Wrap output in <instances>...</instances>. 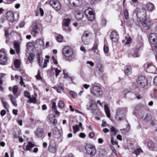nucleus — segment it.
Masks as SVG:
<instances>
[{
  "label": "nucleus",
  "instance_id": "31",
  "mask_svg": "<svg viewBox=\"0 0 157 157\" xmlns=\"http://www.w3.org/2000/svg\"><path fill=\"white\" fill-rule=\"evenodd\" d=\"M52 18V16L49 13L46 14L45 17V20L47 22H50Z\"/></svg>",
  "mask_w": 157,
  "mask_h": 157
},
{
  "label": "nucleus",
  "instance_id": "32",
  "mask_svg": "<svg viewBox=\"0 0 157 157\" xmlns=\"http://www.w3.org/2000/svg\"><path fill=\"white\" fill-rule=\"evenodd\" d=\"M29 100L28 102L29 103H35L36 102V99L35 97L32 96L30 97L29 98Z\"/></svg>",
  "mask_w": 157,
  "mask_h": 157
},
{
  "label": "nucleus",
  "instance_id": "15",
  "mask_svg": "<svg viewBox=\"0 0 157 157\" xmlns=\"http://www.w3.org/2000/svg\"><path fill=\"white\" fill-rule=\"evenodd\" d=\"M49 122L52 126L55 125L57 123V120L55 119V116L53 114H50L49 116Z\"/></svg>",
  "mask_w": 157,
  "mask_h": 157
},
{
  "label": "nucleus",
  "instance_id": "49",
  "mask_svg": "<svg viewBox=\"0 0 157 157\" xmlns=\"http://www.w3.org/2000/svg\"><path fill=\"white\" fill-rule=\"evenodd\" d=\"M18 91V87L17 86H14L13 90V94L14 95H15L16 94Z\"/></svg>",
  "mask_w": 157,
  "mask_h": 157
},
{
  "label": "nucleus",
  "instance_id": "64",
  "mask_svg": "<svg viewBox=\"0 0 157 157\" xmlns=\"http://www.w3.org/2000/svg\"><path fill=\"white\" fill-rule=\"evenodd\" d=\"M153 82L155 85L157 86V75L154 78Z\"/></svg>",
  "mask_w": 157,
  "mask_h": 157
},
{
  "label": "nucleus",
  "instance_id": "24",
  "mask_svg": "<svg viewBox=\"0 0 157 157\" xmlns=\"http://www.w3.org/2000/svg\"><path fill=\"white\" fill-rule=\"evenodd\" d=\"M104 107L107 116L109 118L110 117V111L108 105H105Z\"/></svg>",
  "mask_w": 157,
  "mask_h": 157
},
{
  "label": "nucleus",
  "instance_id": "39",
  "mask_svg": "<svg viewBox=\"0 0 157 157\" xmlns=\"http://www.w3.org/2000/svg\"><path fill=\"white\" fill-rule=\"evenodd\" d=\"M148 147L151 150L153 149L155 147V144L152 141H150L148 143Z\"/></svg>",
  "mask_w": 157,
  "mask_h": 157
},
{
  "label": "nucleus",
  "instance_id": "19",
  "mask_svg": "<svg viewBox=\"0 0 157 157\" xmlns=\"http://www.w3.org/2000/svg\"><path fill=\"white\" fill-rule=\"evenodd\" d=\"M83 17L82 12L80 10H77L76 11L75 14V17L78 20L82 19Z\"/></svg>",
  "mask_w": 157,
  "mask_h": 157
},
{
  "label": "nucleus",
  "instance_id": "3",
  "mask_svg": "<svg viewBox=\"0 0 157 157\" xmlns=\"http://www.w3.org/2000/svg\"><path fill=\"white\" fill-rule=\"evenodd\" d=\"M8 57L5 49L2 48L0 50V64L6 65L7 63Z\"/></svg>",
  "mask_w": 157,
  "mask_h": 157
},
{
  "label": "nucleus",
  "instance_id": "26",
  "mask_svg": "<svg viewBox=\"0 0 157 157\" xmlns=\"http://www.w3.org/2000/svg\"><path fill=\"white\" fill-rule=\"evenodd\" d=\"M132 68L130 66H127L125 67L124 72L125 74H130L131 73Z\"/></svg>",
  "mask_w": 157,
  "mask_h": 157
},
{
  "label": "nucleus",
  "instance_id": "22",
  "mask_svg": "<svg viewBox=\"0 0 157 157\" xmlns=\"http://www.w3.org/2000/svg\"><path fill=\"white\" fill-rule=\"evenodd\" d=\"M82 0H69V3L70 5L75 6H77L79 5V2Z\"/></svg>",
  "mask_w": 157,
  "mask_h": 157
},
{
  "label": "nucleus",
  "instance_id": "20",
  "mask_svg": "<svg viewBox=\"0 0 157 157\" xmlns=\"http://www.w3.org/2000/svg\"><path fill=\"white\" fill-rule=\"evenodd\" d=\"M33 30L32 33L33 34L34 36H35L38 34V24L36 23L32 26Z\"/></svg>",
  "mask_w": 157,
  "mask_h": 157
},
{
  "label": "nucleus",
  "instance_id": "14",
  "mask_svg": "<svg viewBox=\"0 0 157 157\" xmlns=\"http://www.w3.org/2000/svg\"><path fill=\"white\" fill-rule=\"evenodd\" d=\"M149 40L151 43L154 44L157 43V35L156 33H151L149 35Z\"/></svg>",
  "mask_w": 157,
  "mask_h": 157
},
{
  "label": "nucleus",
  "instance_id": "51",
  "mask_svg": "<svg viewBox=\"0 0 157 157\" xmlns=\"http://www.w3.org/2000/svg\"><path fill=\"white\" fill-rule=\"evenodd\" d=\"M64 106V104L61 101H59L58 103V106L60 108H63Z\"/></svg>",
  "mask_w": 157,
  "mask_h": 157
},
{
  "label": "nucleus",
  "instance_id": "34",
  "mask_svg": "<svg viewBox=\"0 0 157 157\" xmlns=\"http://www.w3.org/2000/svg\"><path fill=\"white\" fill-rule=\"evenodd\" d=\"M139 50L136 49L135 50L133 54V57L136 58L140 56V54L139 52Z\"/></svg>",
  "mask_w": 157,
  "mask_h": 157
},
{
  "label": "nucleus",
  "instance_id": "54",
  "mask_svg": "<svg viewBox=\"0 0 157 157\" xmlns=\"http://www.w3.org/2000/svg\"><path fill=\"white\" fill-rule=\"evenodd\" d=\"M24 96L28 98H29L30 97L31 95L30 93L28 91H25L24 92Z\"/></svg>",
  "mask_w": 157,
  "mask_h": 157
},
{
  "label": "nucleus",
  "instance_id": "47",
  "mask_svg": "<svg viewBox=\"0 0 157 157\" xmlns=\"http://www.w3.org/2000/svg\"><path fill=\"white\" fill-rule=\"evenodd\" d=\"M95 103V101L94 100L91 99L90 101V104L89 105V106H88V105H87V106L86 109L87 110H90V108Z\"/></svg>",
  "mask_w": 157,
  "mask_h": 157
},
{
  "label": "nucleus",
  "instance_id": "13",
  "mask_svg": "<svg viewBox=\"0 0 157 157\" xmlns=\"http://www.w3.org/2000/svg\"><path fill=\"white\" fill-rule=\"evenodd\" d=\"M14 12L10 11H8L6 13V19L11 22H13L14 21Z\"/></svg>",
  "mask_w": 157,
  "mask_h": 157
},
{
  "label": "nucleus",
  "instance_id": "50",
  "mask_svg": "<svg viewBox=\"0 0 157 157\" xmlns=\"http://www.w3.org/2000/svg\"><path fill=\"white\" fill-rule=\"evenodd\" d=\"M142 152V151L140 148H137L134 151V153L136 155H140Z\"/></svg>",
  "mask_w": 157,
  "mask_h": 157
},
{
  "label": "nucleus",
  "instance_id": "60",
  "mask_svg": "<svg viewBox=\"0 0 157 157\" xmlns=\"http://www.w3.org/2000/svg\"><path fill=\"white\" fill-rule=\"evenodd\" d=\"M55 71L56 73V76L57 77L59 73L61 72V71L60 70H59L58 68H56L55 69Z\"/></svg>",
  "mask_w": 157,
  "mask_h": 157
},
{
  "label": "nucleus",
  "instance_id": "10",
  "mask_svg": "<svg viewBox=\"0 0 157 157\" xmlns=\"http://www.w3.org/2000/svg\"><path fill=\"white\" fill-rule=\"evenodd\" d=\"M50 4L56 10H59L61 8V5L57 0H50Z\"/></svg>",
  "mask_w": 157,
  "mask_h": 157
},
{
  "label": "nucleus",
  "instance_id": "58",
  "mask_svg": "<svg viewBox=\"0 0 157 157\" xmlns=\"http://www.w3.org/2000/svg\"><path fill=\"white\" fill-rule=\"evenodd\" d=\"M103 49L105 53H107L109 51L108 47L105 45H104Z\"/></svg>",
  "mask_w": 157,
  "mask_h": 157
},
{
  "label": "nucleus",
  "instance_id": "38",
  "mask_svg": "<svg viewBox=\"0 0 157 157\" xmlns=\"http://www.w3.org/2000/svg\"><path fill=\"white\" fill-rule=\"evenodd\" d=\"M151 119V116L150 114H147L146 115V116L145 117L144 119V120L145 121L147 122L149 121H150Z\"/></svg>",
  "mask_w": 157,
  "mask_h": 157
},
{
  "label": "nucleus",
  "instance_id": "23",
  "mask_svg": "<svg viewBox=\"0 0 157 157\" xmlns=\"http://www.w3.org/2000/svg\"><path fill=\"white\" fill-rule=\"evenodd\" d=\"M147 10L149 11H152L155 9L153 4L151 2L148 3L146 6Z\"/></svg>",
  "mask_w": 157,
  "mask_h": 157
},
{
  "label": "nucleus",
  "instance_id": "27",
  "mask_svg": "<svg viewBox=\"0 0 157 157\" xmlns=\"http://www.w3.org/2000/svg\"><path fill=\"white\" fill-rule=\"evenodd\" d=\"M14 48L15 49L16 53L19 54L20 52V47L19 44L16 41L14 43Z\"/></svg>",
  "mask_w": 157,
  "mask_h": 157
},
{
  "label": "nucleus",
  "instance_id": "33",
  "mask_svg": "<svg viewBox=\"0 0 157 157\" xmlns=\"http://www.w3.org/2000/svg\"><path fill=\"white\" fill-rule=\"evenodd\" d=\"M10 96L12 103L14 106H16L17 105V104L16 98H15L12 95H10Z\"/></svg>",
  "mask_w": 157,
  "mask_h": 157
},
{
  "label": "nucleus",
  "instance_id": "17",
  "mask_svg": "<svg viewBox=\"0 0 157 157\" xmlns=\"http://www.w3.org/2000/svg\"><path fill=\"white\" fill-rule=\"evenodd\" d=\"M142 20L141 21V23L142 26L144 27L147 28L148 29L151 25L150 21L146 19V18L142 19Z\"/></svg>",
  "mask_w": 157,
  "mask_h": 157
},
{
  "label": "nucleus",
  "instance_id": "8",
  "mask_svg": "<svg viewBox=\"0 0 157 157\" xmlns=\"http://www.w3.org/2000/svg\"><path fill=\"white\" fill-rule=\"evenodd\" d=\"M84 13L88 19L90 21H93L95 18V15L92 9L88 8L86 10Z\"/></svg>",
  "mask_w": 157,
  "mask_h": 157
},
{
  "label": "nucleus",
  "instance_id": "61",
  "mask_svg": "<svg viewBox=\"0 0 157 157\" xmlns=\"http://www.w3.org/2000/svg\"><path fill=\"white\" fill-rule=\"evenodd\" d=\"M49 62V60L48 59H45L44 60V62L43 64V67L45 68L46 67L47 65V63L48 62Z\"/></svg>",
  "mask_w": 157,
  "mask_h": 157
},
{
  "label": "nucleus",
  "instance_id": "30",
  "mask_svg": "<svg viewBox=\"0 0 157 157\" xmlns=\"http://www.w3.org/2000/svg\"><path fill=\"white\" fill-rule=\"evenodd\" d=\"M131 41V38L128 36L125 37V39L122 40V42L124 43L125 44H130Z\"/></svg>",
  "mask_w": 157,
  "mask_h": 157
},
{
  "label": "nucleus",
  "instance_id": "42",
  "mask_svg": "<svg viewBox=\"0 0 157 157\" xmlns=\"http://www.w3.org/2000/svg\"><path fill=\"white\" fill-rule=\"evenodd\" d=\"M9 30L10 29L9 28L6 29H5V35L6 37H9L10 34Z\"/></svg>",
  "mask_w": 157,
  "mask_h": 157
},
{
  "label": "nucleus",
  "instance_id": "44",
  "mask_svg": "<svg viewBox=\"0 0 157 157\" xmlns=\"http://www.w3.org/2000/svg\"><path fill=\"white\" fill-rule=\"evenodd\" d=\"M70 95L73 98H76L77 96V94L74 91H71L69 92Z\"/></svg>",
  "mask_w": 157,
  "mask_h": 157
},
{
  "label": "nucleus",
  "instance_id": "6",
  "mask_svg": "<svg viewBox=\"0 0 157 157\" xmlns=\"http://www.w3.org/2000/svg\"><path fill=\"white\" fill-rule=\"evenodd\" d=\"M137 85L139 87L143 88L147 84V80L144 76L139 77L137 79Z\"/></svg>",
  "mask_w": 157,
  "mask_h": 157
},
{
  "label": "nucleus",
  "instance_id": "12",
  "mask_svg": "<svg viewBox=\"0 0 157 157\" xmlns=\"http://www.w3.org/2000/svg\"><path fill=\"white\" fill-rule=\"evenodd\" d=\"M53 134L55 138L59 140V142L62 141V137L61 134L59 133V130L57 127H55L53 130Z\"/></svg>",
  "mask_w": 157,
  "mask_h": 157
},
{
  "label": "nucleus",
  "instance_id": "59",
  "mask_svg": "<svg viewBox=\"0 0 157 157\" xmlns=\"http://www.w3.org/2000/svg\"><path fill=\"white\" fill-rule=\"evenodd\" d=\"M90 34V33L87 32H85L83 34L82 36L87 38Z\"/></svg>",
  "mask_w": 157,
  "mask_h": 157
},
{
  "label": "nucleus",
  "instance_id": "36",
  "mask_svg": "<svg viewBox=\"0 0 157 157\" xmlns=\"http://www.w3.org/2000/svg\"><path fill=\"white\" fill-rule=\"evenodd\" d=\"M36 44L40 46H44V42L40 39H38L36 40Z\"/></svg>",
  "mask_w": 157,
  "mask_h": 157
},
{
  "label": "nucleus",
  "instance_id": "25",
  "mask_svg": "<svg viewBox=\"0 0 157 157\" xmlns=\"http://www.w3.org/2000/svg\"><path fill=\"white\" fill-rule=\"evenodd\" d=\"M71 21L70 19L69 18H65L63 19L62 22V26L69 25Z\"/></svg>",
  "mask_w": 157,
  "mask_h": 157
},
{
  "label": "nucleus",
  "instance_id": "63",
  "mask_svg": "<svg viewBox=\"0 0 157 157\" xmlns=\"http://www.w3.org/2000/svg\"><path fill=\"white\" fill-rule=\"evenodd\" d=\"M6 112L4 109L2 110L0 112V115L2 116H3L6 114Z\"/></svg>",
  "mask_w": 157,
  "mask_h": 157
},
{
  "label": "nucleus",
  "instance_id": "53",
  "mask_svg": "<svg viewBox=\"0 0 157 157\" xmlns=\"http://www.w3.org/2000/svg\"><path fill=\"white\" fill-rule=\"evenodd\" d=\"M36 57L38 62V64L39 66H41V64L40 62V53L37 54Z\"/></svg>",
  "mask_w": 157,
  "mask_h": 157
},
{
  "label": "nucleus",
  "instance_id": "2",
  "mask_svg": "<svg viewBox=\"0 0 157 157\" xmlns=\"http://www.w3.org/2000/svg\"><path fill=\"white\" fill-rule=\"evenodd\" d=\"M135 13L137 19L139 21H141L142 19L146 18V11L144 8L142 7L137 8L136 9Z\"/></svg>",
  "mask_w": 157,
  "mask_h": 157
},
{
  "label": "nucleus",
  "instance_id": "46",
  "mask_svg": "<svg viewBox=\"0 0 157 157\" xmlns=\"http://www.w3.org/2000/svg\"><path fill=\"white\" fill-rule=\"evenodd\" d=\"M73 129L74 130V133H75L76 132L78 131L79 128L78 126L77 125H75L73 127Z\"/></svg>",
  "mask_w": 157,
  "mask_h": 157
},
{
  "label": "nucleus",
  "instance_id": "48",
  "mask_svg": "<svg viewBox=\"0 0 157 157\" xmlns=\"http://www.w3.org/2000/svg\"><path fill=\"white\" fill-rule=\"evenodd\" d=\"M97 67L99 70L101 72L103 71V67L102 66V64L101 63H99L97 64Z\"/></svg>",
  "mask_w": 157,
  "mask_h": 157
},
{
  "label": "nucleus",
  "instance_id": "57",
  "mask_svg": "<svg viewBox=\"0 0 157 157\" xmlns=\"http://www.w3.org/2000/svg\"><path fill=\"white\" fill-rule=\"evenodd\" d=\"M121 131L122 133L124 135H125L129 131L128 130H127V129H121Z\"/></svg>",
  "mask_w": 157,
  "mask_h": 157
},
{
  "label": "nucleus",
  "instance_id": "4",
  "mask_svg": "<svg viewBox=\"0 0 157 157\" xmlns=\"http://www.w3.org/2000/svg\"><path fill=\"white\" fill-rule=\"evenodd\" d=\"M90 91L92 94L97 97H100L103 94L102 91L101 87L96 85L93 86Z\"/></svg>",
  "mask_w": 157,
  "mask_h": 157
},
{
  "label": "nucleus",
  "instance_id": "11",
  "mask_svg": "<svg viewBox=\"0 0 157 157\" xmlns=\"http://www.w3.org/2000/svg\"><path fill=\"white\" fill-rule=\"evenodd\" d=\"M144 67L146 68L148 71L150 73H155L156 72V67L151 63H146L144 65Z\"/></svg>",
  "mask_w": 157,
  "mask_h": 157
},
{
  "label": "nucleus",
  "instance_id": "37",
  "mask_svg": "<svg viewBox=\"0 0 157 157\" xmlns=\"http://www.w3.org/2000/svg\"><path fill=\"white\" fill-rule=\"evenodd\" d=\"M1 99L4 108L5 109H7L8 105L7 103L4 101V98H1Z\"/></svg>",
  "mask_w": 157,
  "mask_h": 157
},
{
  "label": "nucleus",
  "instance_id": "52",
  "mask_svg": "<svg viewBox=\"0 0 157 157\" xmlns=\"http://www.w3.org/2000/svg\"><path fill=\"white\" fill-rule=\"evenodd\" d=\"M124 14L125 18L126 19H128L129 17V14L127 9L124 10Z\"/></svg>",
  "mask_w": 157,
  "mask_h": 157
},
{
  "label": "nucleus",
  "instance_id": "9",
  "mask_svg": "<svg viewBox=\"0 0 157 157\" xmlns=\"http://www.w3.org/2000/svg\"><path fill=\"white\" fill-rule=\"evenodd\" d=\"M48 150L51 153H55L57 150V147L56 142L54 141H51L49 145Z\"/></svg>",
  "mask_w": 157,
  "mask_h": 157
},
{
  "label": "nucleus",
  "instance_id": "1",
  "mask_svg": "<svg viewBox=\"0 0 157 157\" xmlns=\"http://www.w3.org/2000/svg\"><path fill=\"white\" fill-rule=\"evenodd\" d=\"M62 53L64 59L66 61L70 62L75 58V54L72 49L70 47L66 46L62 50Z\"/></svg>",
  "mask_w": 157,
  "mask_h": 157
},
{
  "label": "nucleus",
  "instance_id": "41",
  "mask_svg": "<svg viewBox=\"0 0 157 157\" xmlns=\"http://www.w3.org/2000/svg\"><path fill=\"white\" fill-rule=\"evenodd\" d=\"M82 41L86 45L89 44V41L87 38L82 36Z\"/></svg>",
  "mask_w": 157,
  "mask_h": 157
},
{
  "label": "nucleus",
  "instance_id": "35",
  "mask_svg": "<svg viewBox=\"0 0 157 157\" xmlns=\"http://www.w3.org/2000/svg\"><path fill=\"white\" fill-rule=\"evenodd\" d=\"M20 60L16 59L14 61V65L16 68H19L20 67Z\"/></svg>",
  "mask_w": 157,
  "mask_h": 157
},
{
  "label": "nucleus",
  "instance_id": "18",
  "mask_svg": "<svg viewBox=\"0 0 157 157\" xmlns=\"http://www.w3.org/2000/svg\"><path fill=\"white\" fill-rule=\"evenodd\" d=\"M98 40L95 41L91 49V51L97 54H98L99 53V51L98 48Z\"/></svg>",
  "mask_w": 157,
  "mask_h": 157
},
{
  "label": "nucleus",
  "instance_id": "56",
  "mask_svg": "<svg viewBox=\"0 0 157 157\" xmlns=\"http://www.w3.org/2000/svg\"><path fill=\"white\" fill-rule=\"evenodd\" d=\"M111 142L113 145L115 144L117 145L118 144V142L117 141L114 140L112 136L111 139Z\"/></svg>",
  "mask_w": 157,
  "mask_h": 157
},
{
  "label": "nucleus",
  "instance_id": "16",
  "mask_svg": "<svg viewBox=\"0 0 157 157\" xmlns=\"http://www.w3.org/2000/svg\"><path fill=\"white\" fill-rule=\"evenodd\" d=\"M111 39L113 42H118L119 39V36L117 33L114 31H112L110 36Z\"/></svg>",
  "mask_w": 157,
  "mask_h": 157
},
{
  "label": "nucleus",
  "instance_id": "62",
  "mask_svg": "<svg viewBox=\"0 0 157 157\" xmlns=\"http://www.w3.org/2000/svg\"><path fill=\"white\" fill-rule=\"evenodd\" d=\"M94 136V134L93 132H90L89 135V137L90 138H93Z\"/></svg>",
  "mask_w": 157,
  "mask_h": 157
},
{
  "label": "nucleus",
  "instance_id": "45",
  "mask_svg": "<svg viewBox=\"0 0 157 157\" xmlns=\"http://www.w3.org/2000/svg\"><path fill=\"white\" fill-rule=\"evenodd\" d=\"M63 36L60 35H58L56 37L57 40L59 42H61L63 40Z\"/></svg>",
  "mask_w": 157,
  "mask_h": 157
},
{
  "label": "nucleus",
  "instance_id": "28",
  "mask_svg": "<svg viewBox=\"0 0 157 157\" xmlns=\"http://www.w3.org/2000/svg\"><path fill=\"white\" fill-rule=\"evenodd\" d=\"M62 27L63 30L67 33H69L71 31V29L69 25L62 26Z\"/></svg>",
  "mask_w": 157,
  "mask_h": 157
},
{
  "label": "nucleus",
  "instance_id": "40",
  "mask_svg": "<svg viewBox=\"0 0 157 157\" xmlns=\"http://www.w3.org/2000/svg\"><path fill=\"white\" fill-rule=\"evenodd\" d=\"M110 130L111 132L113 133L114 136H115L117 135V130L114 127L112 126L110 128Z\"/></svg>",
  "mask_w": 157,
  "mask_h": 157
},
{
  "label": "nucleus",
  "instance_id": "7",
  "mask_svg": "<svg viewBox=\"0 0 157 157\" xmlns=\"http://www.w3.org/2000/svg\"><path fill=\"white\" fill-rule=\"evenodd\" d=\"M86 153L91 157L94 155L96 151L94 147L90 144H87L85 147Z\"/></svg>",
  "mask_w": 157,
  "mask_h": 157
},
{
  "label": "nucleus",
  "instance_id": "43",
  "mask_svg": "<svg viewBox=\"0 0 157 157\" xmlns=\"http://www.w3.org/2000/svg\"><path fill=\"white\" fill-rule=\"evenodd\" d=\"M143 46V44L142 42L138 43L136 47V49L140 50L142 48Z\"/></svg>",
  "mask_w": 157,
  "mask_h": 157
},
{
  "label": "nucleus",
  "instance_id": "21",
  "mask_svg": "<svg viewBox=\"0 0 157 157\" xmlns=\"http://www.w3.org/2000/svg\"><path fill=\"white\" fill-rule=\"evenodd\" d=\"M35 134L38 138H41L44 135L43 129L40 128H38L35 132Z\"/></svg>",
  "mask_w": 157,
  "mask_h": 157
},
{
  "label": "nucleus",
  "instance_id": "29",
  "mask_svg": "<svg viewBox=\"0 0 157 157\" xmlns=\"http://www.w3.org/2000/svg\"><path fill=\"white\" fill-rule=\"evenodd\" d=\"M34 147V144L30 142H28V144L26 146V149L30 151L31 149Z\"/></svg>",
  "mask_w": 157,
  "mask_h": 157
},
{
  "label": "nucleus",
  "instance_id": "5",
  "mask_svg": "<svg viewBox=\"0 0 157 157\" xmlns=\"http://www.w3.org/2000/svg\"><path fill=\"white\" fill-rule=\"evenodd\" d=\"M127 111L126 108H119L117 111L115 118L118 121H121L124 116L125 113Z\"/></svg>",
  "mask_w": 157,
  "mask_h": 157
},
{
  "label": "nucleus",
  "instance_id": "55",
  "mask_svg": "<svg viewBox=\"0 0 157 157\" xmlns=\"http://www.w3.org/2000/svg\"><path fill=\"white\" fill-rule=\"evenodd\" d=\"M107 22V21L106 19L105 18H102L101 21V25H102L103 26H105L106 23Z\"/></svg>",
  "mask_w": 157,
  "mask_h": 157
}]
</instances>
